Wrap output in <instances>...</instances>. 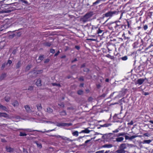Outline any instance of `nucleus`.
<instances>
[{"mask_svg": "<svg viewBox=\"0 0 153 153\" xmlns=\"http://www.w3.org/2000/svg\"><path fill=\"white\" fill-rule=\"evenodd\" d=\"M130 27V24L128 21H127L124 24H122L120 22L118 21L110 24L108 26V28L113 32L119 33L128 29Z\"/></svg>", "mask_w": 153, "mask_h": 153, "instance_id": "obj_1", "label": "nucleus"}, {"mask_svg": "<svg viewBox=\"0 0 153 153\" xmlns=\"http://www.w3.org/2000/svg\"><path fill=\"white\" fill-rule=\"evenodd\" d=\"M91 33L95 35H98L99 36H102L105 37V34L109 33L104 28L101 27H99L97 26L93 25L91 27Z\"/></svg>", "mask_w": 153, "mask_h": 153, "instance_id": "obj_2", "label": "nucleus"}, {"mask_svg": "<svg viewBox=\"0 0 153 153\" xmlns=\"http://www.w3.org/2000/svg\"><path fill=\"white\" fill-rule=\"evenodd\" d=\"M92 12H90L87 13L82 18V21L83 23L89 21L90 18L93 15Z\"/></svg>", "mask_w": 153, "mask_h": 153, "instance_id": "obj_3", "label": "nucleus"}, {"mask_svg": "<svg viewBox=\"0 0 153 153\" xmlns=\"http://www.w3.org/2000/svg\"><path fill=\"white\" fill-rule=\"evenodd\" d=\"M127 148L126 144L123 143L121 144L119 146V149L116 151L117 153H126V151L125 150Z\"/></svg>", "mask_w": 153, "mask_h": 153, "instance_id": "obj_4", "label": "nucleus"}, {"mask_svg": "<svg viewBox=\"0 0 153 153\" xmlns=\"http://www.w3.org/2000/svg\"><path fill=\"white\" fill-rule=\"evenodd\" d=\"M118 12L117 11H109L104 14V16L107 17H111L114 15L117 14Z\"/></svg>", "mask_w": 153, "mask_h": 153, "instance_id": "obj_5", "label": "nucleus"}, {"mask_svg": "<svg viewBox=\"0 0 153 153\" xmlns=\"http://www.w3.org/2000/svg\"><path fill=\"white\" fill-rule=\"evenodd\" d=\"M146 79V78L144 79L142 78L139 79L137 80V83L139 85H141L143 83Z\"/></svg>", "mask_w": 153, "mask_h": 153, "instance_id": "obj_6", "label": "nucleus"}, {"mask_svg": "<svg viewBox=\"0 0 153 153\" xmlns=\"http://www.w3.org/2000/svg\"><path fill=\"white\" fill-rule=\"evenodd\" d=\"M59 137L61 138L62 140L65 141H67L68 142H72V140H71L70 138L65 137L59 136Z\"/></svg>", "mask_w": 153, "mask_h": 153, "instance_id": "obj_7", "label": "nucleus"}, {"mask_svg": "<svg viewBox=\"0 0 153 153\" xmlns=\"http://www.w3.org/2000/svg\"><path fill=\"white\" fill-rule=\"evenodd\" d=\"M152 141V140H144L143 141L141 142H140V144H149Z\"/></svg>", "mask_w": 153, "mask_h": 153, "instance_id": "obj_8", "label": "nucleus"}, {"mask_svg": "<svg viewBox=\"0 0 153 153\" xmlns=\"http://www.w3.org/2000/svg\"><path fill=\"white\" fill-rule=\"evenodd\" d=\"M24 107L27 113H30L31 111V109H30V107L29 105H25V106Z\"/></svg>", "mask_w": 153, "mask_h": 153, "instance_id": "obj_9", "label": "nucleus"}, {"mask_svg": "<svg viewBox=\"0 0 153 153\" xmlns=\"http://www.w3.org/2000/svg\"><path fill=\"white\" fill-rule=\"evenodd\" d=\"M9 115L8 114L5 113L0 112V117H4L7 118L9 117Z\"/></svg>", "mask_w": 153, "mask_h": 153, "instance_id": "obj_10", "label": "nucleus"}, {"mask_svg": "<svg viewBox=\"0 0 153 153\" xmlns=\"http://www.w3.org/2000/svg\"><path fill=\"white\" fill-rule=\"evenodd\" d=\"M36 84L37 86H41V79H38L36 82Z\"/></svg>", "mask_w": 153, "mask_h": 153, "instance_id": "obj_11", "label": "nucleus"}, {"mask_svg": "<svg viewBox=\"0 0 153 153\" xmlns=\"http://www.w3.org/2000/svg\"><path fill=\"white\" fill-rule=\"evenodd\" d=\"M0 109H1L4 111H8V109L5 107L0 104Z\"/></svg>", "mask_w": 153, "mask_h": 153, "instance_id": "obj_12", "label": "nucleus"}, {"mask_svg": "<svg viewBox=\"0 0 153 153\" xmlns=\"http://www.w3.org/2000/svg\"><path fill=\"white\" fill-rule=\"evenodd\" d=\"M90 131L88 130L87 128H85L84 130H82L79 132V133H89Z\"/></svg>", "mask_w": 153, "mask_h": 153, "instance_id": "obj_13", "label": "nucleus"}, {"mask_svg": "<svg viewBox=\"0 0 153 153\" xmlns=\"http://www.w3.org/2000/svg\"><path fill=\"white\" fill-rule=\"evenodd\" d=\"M22 4L23 5L25 4L26 5H29L30 4L28 1L26 0H20Z\"/></svg>", "mask_w": 153, "mask_h": 153, "instance_id": "obj_14", "label": "nucleus"}, {"mask_svg": "<svg viewBox=\"0 0 153 153\" xmlns=\"http://www.w3.org/2000/svg\"><path fill=\"white\" fill-rule=\"evenodd\" d=\"M105 56L113 60V61L114 60L115 58L114 56H111L109 54H107Z\"/></svg>", "mask_w": 153, "mask_h": 153, "instance_id": "obj_15", "label": "nucleus"}, {"mask_svg": "<svg viewBox=\"0 0 153 153\" xmlns=\"http://www.w3.org/2000/svg\"><path fill=\"white\" fill-rule=\"evenodd\" d=\"M6 149L7 152H12L14 150V149L10 147H6Z\"/></svg>", "mask_w": 153, "mask_h": 153, "instance_id": "obj_16", "label": "nucleus"}, {"mask_svg": "<svg viewBox=\"0 0 153 153\" xmlns=\"http://www.w3.org/2000/svg\"><path fill=\"white\" fill-rule=\"evenodd\" d=\"M59 114L61 116H65L67 115L66 112L65 110H63L60 112Z\"/></svg>", "mask_w": 153, "mask_h": 153, "instance_id": "obj_17", "label": "nucleus"}, {"mask_svg": "<svg viewBox=\"0 0 153 153\" xmlns=\"http://www.w3.org/2000/svg\"><path fill=\"white\" fill-rule=\"evenodd\" d=\"M124 140V138L122 137H119L116 138V141L117 142H121Z\"/></svg>", "mask_w": 153, "mask_h": 153, "instance_id": "obj_18", "label": "nucleus"}, {"mask_svg": "<svg viewBox=\"0 0 153 153\" xmlns=\"http://www.w3.org/2000/svg\"><path fill=\"white\" fill-rule=\"evenodd\" d=\"M112 147V144H105L102 146L103 148H110Z\"/></svg>", "mask_w": 153, "mask_h": 153, "instance_id": "obj_19", "label": "nucleus"}, {"mask_svg": "<svg viewBox=\"0 0 153 153\" xmlns=\"http://www.w3.org/2000/svg\"><path fill=\"white\" fill-rule=\"evenodd\" d=\"M56 126L58 127L65 126V123H57Z\"/></svg>", "mask_w": 153, "mask_h": 153, "instance_id": "obj_20", "label": "nucleus"}, {"mask_svg": "<svg viewBox=\"0 0 153 153\" xmlns=\"http://www.w3.org/2000/svg\"><path fill=\"white\" fill-rule=\"evenodd\" d=\"M36 106L38 111H41L42 109V107L41 104H37Z\"/></svg>", "mask_w": 153, "mask_h": 153, "instance_id": "obj_21", "label": "nucleus"}, {"mask_svg": "<svg viewBox=\"0 0 153 153\" xmlns=\"http://www.w3.org/2000/svg\"><path fill=\"white\" fill-rule=\"evenodd\" d=\"M6 77V74L3 73L1 74L0 77V80H2Z\"/></svg>", "mask_w": 153, "mask_h": 153, "instance_id": "obj_22", "label": "nucleus"}, {"mask_svg": "<svg viewBox=\"0 0 153 153\" xmlns=\"http://www.w3.org/2000/svg\"><path fill=\"white\" fill-rule=\"evenodd\" d=\"M21 66V61H19L17 62L16 65V68L18 69Z\"/></svg>", "mask_w": 153, "mask_h": 153, "instance_id": "obj_23", "label": "nucleus"}, {"mask_svg": "<svg viewBox=\"0 0 153 153\" xmlns=\"http://www.w3.org/2000/svg\"><path fill=\"white\" fill-rule=\"evenodd\" d=\"M47 112L49 113H51L53 112V110L49 107H48L47 108Z\"/></svg>", "mask_w": 153, "mask_h": 153, "instance_id": "obj_24", "label": "nucleus"}, {"mask_svg": "<svg viewBox=\"0 0 153 153\" xmlns=\"http://www.w3.org/2000/svg\"><path fill=\"white\" fill-rule=\"evenodd\" d=\"M19 105L18 102L17 101H15L12 103V105L14 107L17 106Z\"/></svg>", "mask_w": 153, "mask_h": 153, "instance_id": "obj_25", "label": "nucleus"}, {"mask_svg": "<svg viewBox=\"0 0 153 153\" xmlns=\"http://www.w3.org/2000/svg\"><path fill=\"white\" fill-rule=\"evenodd\" d=\"M44 58V55H40L38 59V60H40L41 61Z\"/></svg>", "mask_w": 153, "mask_h": 153, "instance_id": "obj_26", "label": "nucleus"}, {"mask_svg": "<svg viewBox=\"0 0 153 153\" xmlns=\"http://www.w3.org/2000/svg\"><path fill=\"white\" fill-rule=\"evenodd\" d=\"M73 136H75L77 137L79 135V133L77 131H75L72 133Z\"/></svg>", "mask_w": 153, "mask_h": 153, "instance_id": "obj_27", "label": "nucleus"}, {"mask_svg": "<svg viewBox=\"0 0 153 153\" xmlns=\"http://www.w3.org/2000/svg\"><path fill=\"white\" fill-rule=\"evenodd\" d=\"M19 135L20 136H25L27 135V134L25 133L20 132Z\"/></svg>", "mask_w": 153, "mask_h": 153, "instance_id": "obj_28", "label": "nucleus"}, {"mask_svg": "<svg viewBox=\"0 0 153 153\" xmlns=\"http://www.w3.org/2000/svg\"><path fill=\"white\" fill-rule=\"evenodd\" d=\"M128 57L126 56H125L121 58V59L123 61L126 60L128 59Z\"/></svg>", "mask_w": 153, "mask_h": 153, "instance_id": "obj_29", "label": "nucleus"}, {"mask_svg": "<svg viewBox=\"0 0 153 153\" xmlns=\"http://www.w3.org/2000/svg\"><path fill=\"white\" fill-rule=\"evenodd\" d=\"M31 65H27L26 67L25 68V71H28L31 68Z\"/></svg>", "mask_w": 153, "mask_h": 153, "instance_id": "obj_30", "label": "nucleus"}, {"mask_svg": "<svg viewBox=\"0 0 153 153\" xmlns=\"http://www.w3.org/2000/svg\"><path fill=\"white\" fill-rule=\"evenodd\" d=\"M83 91L81 90H79L77 91V94L79 95H82L83 94Z\"/></svg>", "mask_w": 153, "mask_h": 153, "instance_id": "obj_31", "label": "nucleus"}, {"mask_svg": "<svg viewBox=\"0 0 153 153\" xmlns=\"http://www.w3.org/2000/svg\"><path fill=\"white\" fill-rule=\"evenodd\" d=\"M52 85L53 86H57L59 87H60L61 86V85L60 84H57L56 83H53Z\"/></svg>", "mask_w": 153, "mask_h": 153, "instance_id": "obj_32", "label": "nucleus"}, {"mask_svg": "<svg viewBox=\"0 0 153 153\" xmlns=\"http://www.w3.org/2000/svg\"><path fill=\"white\" fill-rule=\"evenodd\" d=\"M125 134V133L124 132L120 133L118 134L117 135V137H119L120 136H123Z\"/></svg>", "mask_w": 153, "mask_h": 153, "instance_id": "obj_33", "label": "nucleus"}, {"mask_svg": "<svg viewBox=\"0 0 153 153\" xmlns=\"http://www.w3.org/2000/svg\"><path fill=\"white\" fill-rule=\"evenodd\" d=\"M6 66V63H4L2 64V65L1 67V69L2 70H3L4 68Z\"/></svg>", "mask_w": 153, "mask_h": 153, "instance_id": "obj_34", "label": "nucleus"}, {"mask_svg": "<svg viewBox=\"0 0 153 153\" xmlns=\"http://www.w3.org/2000/svg\"><path fill=\"white\" fill-rule=\"evenodd\" d=\"M143 28L144 30H146L148 28V26L147 25H144Z\"/></svg>", "mask_w": 153, "mask_h": 153, "instance_id": "obj_35", "label": "nucleus"}, {"mask_svg": "<svg viewBox=\"0 0 153 153\" xmlns=\"http://www.w3.org/2000/svg\"><path fill=\"white\" fill-rule=\"evenodd\" d=\"M4 99L7 102H8L10 101V98L9 97H6L4 98Z\"/></svg>", "mask_w": 153, "mask_h": 153, "instance_id": "obj_36", "label": "nucleus"}, {"mask_svg": "<svg viewBox=\"0 0 153 153\" xmlns=\"http://www.w3.org/2000/svg\"><path fill=\"white\" fill-rule=\"evenodd\" d=\"M36 144L38 147H39L40 149L42 148V146L41 143H36Z\"/></svg>", "mask_w": 153, "mask_h": 153, "instance_id": "obj_37", "label": "nucleus"}, {"mask_svg": "<svg viewBox=\"0 0 153 153\" xmlns=\"http://www.w3.org/2000/svg\"><path fill=\"white\" fill-rule=\"evenodd\" d=\"M45 45L46 46L50 47L51 45V44L50 42H47L45 43Z\"/></svg>", "mask_w": 153, "mask_h": 153, "instance_id": "obj_38", "label": "nucleus"}, {"mask_svg": "<svg viewBox=\"0 0 153 153\" xmlns=\"http://www.w3.org/2000/svg\"><path fill=\"white\" fill-rule=\"evenodd\" d=\"M88 40L90 41H96L97 40V39H92V38H90L87 39Z\"/></svg>", "mask_w": 153, "mask_h": 153, "instance_id": "obj_39", "label": "nucleus"}, {"mask_svg": "<svg viewBox=\"0 0 153 153\" xmlns=\"http://www.w3.org/2000/svg\"><path fill=\"white\" fill-rule=\"evenodd\" d=\"M137 137L136 135H132L130 137V140L133 139Z\"/></svg>", "mask_w": 153, "mask_h": 153, "instance_id": "obj_40", "label": "nucleus"}, {"mask_svg": "<svg viewBox=\"0 0 153 153\" xmlns=\"http://www.w3.org/2000/svg\"><path fill=\"white\" fill-rule=\"evenodd\" d=\"M83 71L84 72H86L88 73L89 71V69L87 68H85V69H84Z\"/></svg>", "mask_w": 153, "mask_h": 153, "instance_id": "obj_41", "label": "nucleus"}, {"mask_svg": "<svg viewBox=\"0 0 153 153\" xmlns=\"http://www.w3.org/2000/svg\"><path fill=\"white\" fill-rule=\"evenodd\" d=\"M33 87L32 86H30L28 88V90H33Z\"/></svg>", "mask_w": 153, "mask_h": 153, "instance_id": "obj_42", "label": "nucleus"}, {"mask_svg": "<svg viewBox=\"0 0 153 153\" xmlns=\"http://www.w3.org/2000/svg\"><path fill=\"white\" fill-rule=\"evenodd\" d=\"M50 51L51 53L53 54L55 53V51L54 49H51L50 50Z\"/></svg>", "mask_w": 153, "mask_h": 153, "instance_id": "obj_43", "label": "nucleus"}, {"mask_svg": "<svg viewBox=\"0 0 153 153\" xmlns=\"http://www.w3.org/2000/svg\"><path fill=\"white\" fill-rule=\"evenodd\" d=\"M27 131H29V132H33V131H38V130H32L31 129H27Z\"/></svg>", "mask_w": 153, "mask_h": 153, "instance_id": "obj_44", "label": "nucleus"}, {"mask_svg": "<svg viewBox=\"0 0 153 153\" xmlns=\"http://www.w3.org/2000/svg\"><path fill=\"white\" fill-rule=\"evenodd\" d=\"M79 80L80 81H84V77L83 76H81L79 79Z\"/></svg>", "mask_w": 153, "mask_h": 153, "instance_id": "obj_45", "label": "nucleus"}, {"mask_svg": "<svg viewBox=\"0 0 153 153\" xmlns=\"http://www.w3.org/2000/svg\"><path fill=\"white\" fill-rule=\"evenodd\" d=\"M111 125L110 124H105L103 125V126L107 127Z\"/></svg>", "mask_w": 153, "mask_h": 153, "instance_id": "obj_46", "label": "nucleus"}, {"mask_svg": "<svg viewBox=\"0 0 153 153\" xmlns=\"http://www.w3.org/2000/svg\"><path fill=\"white\" fill-rule=\"evenodd\" d=\"M65 126H70L72 125V123H65Z\"/></svg>", "mask_w": 153, "mask_h": 153, "instance_id": "obj_47", "label": "nucleus"}, {"mask_svg": "<svg viewBox=\"0 0 153 153\" xmlns=\"http://www.w3.org/2000/svg\"><path fill=\"white\" fill-rule=\"evenodd\" d=\"M49 61H50V59H49L47 58L45 60V61H44V62L45 63H47Z\"/></svg>", "mask_w": 153, "mask_h": 153, "instance_id": "obj_48", "label": "nucleus"}, {"mask_svg": "<svg viewBox=\"0 0 153 153\" xmlns=\"http://www.w3.org/2000/svg\"><path fill=\"white\" fill-rule=\"evenodd\" d=\"M119 128H117V129L115 130H114L113 131V133H117V132H118V131H119Z\"/></svg>", "mask_w": 153, "mask_h": 153, "instance_id": "obj_49", "label": "nucleus"}, {"mask_svg": "<svg viewBox=\"0 0 153 153\" xmlns=\"http://www.w3.org/2000/svg\"><path fill=\"white\" fill-rule=\"evenodd\" d=\"M60 51H58L56 53H55L54 55V56H56L58 55L60 53Z\"/></svg>", "mask_w": 153, "mask_h": 153, "instance_id": "obj_50", "label": "nucleus"}, {"mask_svg": "<svg viewBox=\"0 0 153 153\" xmlns=\"http://www.w3.org/2000/svg\"><path fill=\"white\" fill-rule=\"evenodd\" d=\"M12 63V62L11 60L9 59L7 61V65L8 64H9L10 65Z\"/></svg>", "mask_w": 153, "mask_h": 153, "instance_id": "obj_51", "label": "nucleus"}, {"mask_svg": "<svg viewBox=\"0 0 153 153\" xmlns=\"http://www.w3.org/2000/svg\"><path fill=\"white\" fill-rule=\"evenodd\" d=\"M104 152V150L100 151H97L96 152V153H103Z\"/></svg>", "mask_w": 153, "mask_h": 153, "instance_id": "obj_52", "label": "nucleus"}, {"mask_svg": "<svg viewBox=\"0 0 153 153\" xmlns=\"http://www.w3.org/2000/svg\"><path fill=\"white\" fill-rule=\"evenodd\" d=\"M125 139L126 140H128V139H129L130 140V137L127 135H126L125 136Z\"/></svg>", "mask_w": 153, "mask_h": 153, "instance_id": "obj_53", "label": "nucleus"}, {"mask_svg": "<svg viewBox=\"0 0 153 153\" xmlns=\"http://www.w3.org/2000/svg\"><path fill=\"white\" fill-rule=\"evenodd\" d=\"M86 66V64L85 63H84L81 65V68H82L84 67H85Z\"/></svg>", "mask_w": 153, "mask_h": 153, "instance_id": "obj_54", "label": "nucleus"}, {"mask_svg": "<svg viewBox=\"0 0 153 153\" xmlns=\"http://www.w3.org/2000/svg\"><path fill=\"white\" fill-rule=\"evenodd\" d=\"M58 105L60 106H61L63 107H65V105L63 103H61V104H59Z\"/></svg>", "mask_w": 153, "mask_h": 153, "instance_id": "obj_55", "label": "nucleus"}, {"mask_svg": "<svg viewBox=\"0 0 153 153\" xmlns=\"http://www.w3.org/2000/svg\"><path fill=\"white\" fill-rule=\"evenodd\" d=\"M91 141V140H86V141H85V143L87 144L88 143V142H90Z\"/></svg>", "mask_w": 153, "mask_h": 153, "instance_id": "obj_56", "label": "nucleus"}, {"mask_svg": "<svg viewBox=\"0 0 153 153\" xmlns=\"http://www.w3.org/2000/svg\"><path fill=\"white\" fill-rule=\"evenodd\" d=\"M75 48L77 50H79L80 49V47L78 46H75Z\"/></svg>", "mask_w": 153, "mask_h": 153, "instance_id": "obj_57", "label": "nucleus"}, {"mask_svg": "<svg viewBox=\"0 0 153 153\" xmlns=\"http://www.w3.org/2000/svg\"><path fill=\"white\" fill-rule=\"evenodd\" d=\"M84 85V83H81V84H80V85H79V86L80 87H83Z\"/></svg>", "mask_w": 153, "mask_h": 153, "instance_id": "obj_58", "label": "nucleus"}, {"mask_svg": "<svg viewBox=\"0 0 153 153\" xmlns=\"http://www.w3.org/2000/svg\"><path fill=\"white\" fill-rule=\"evenodd\" d=\"M77 59L76 58H75L74 60H72V61H71V62L72 63H73L74 62H76V61H77Z\"/></svg>", "mask_w": 153, "mask_h": 153, "instance_id": "obj_59", "label": "nucleus"}, {"mask_svg": "<svg viewBox=\"0 0 153 153\" xmlns=\"http://www.w3.org/2000/svg\"><path fill=\"white\" fill-rule=\"evenodd\" d=\"M66 57V56L65 55H63V56H62L60 58H62V59H64V58H65Z\"/></svg>", "mask_w": 153, "mask_h": 153, "instance_id": "obj_60", "label": "nucleus"}, {"mask_svg": "<svg viewBox=\"0 0 153 153\" xmlns=\"http://www.w3.org/2000/svg\"><path fill=\"white\" fill-rule=\"evenodd\" d=\"M128 124L132 125L133 124V122L132 121H131L129 123H128Z\"/></svg>", "mask_w": 153, "mask_h": 153, "instance_id": "obj_61", "label": "nucleus"}, {"mask_svg": "<svg viewBox=\"0 0 153 153\" xmlns=\"http://www.w3.org/2000/svg\"><path fill=\"white\" fill-rule=\"evenodd\" d=\"M68 110H73L74 108L73 107H68L67 108Z\"/></svg>", "mask_w": 153, "mask_h": 153, "instance_id": "obj_62", "label": "nucleus"}, {"mask_svg": "<svg viewBox=\"0 0 153 153\" xmlns=\"http://www.w3.org/2000/svg\"><path fill=\"white\" fill-rule=\"evenodd\" d=\"M101 78L102 79H100V81L101 82H102L104 80V78L102 77H101Z\"/></svg>", "mask_w": 153, "mask_h": 153, "instance_id": "obj_63", "label": "nucleus"}, {"mask_svg": "<svg viewBox=\"0 0 153 153\" xmlns=\"http://www.w3.org/2000/svg\"><path fill=\"white\" fill-rule=\"evenodd\" d=\"M105 81L106 82H109V79L108 78H107L105 80Z\"/></svg>", "mask_w": 153, "mask_h": 153, "instance_id": "obj_64", "label": "nucleus"}]
</instances>
